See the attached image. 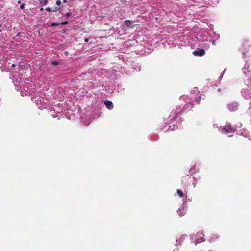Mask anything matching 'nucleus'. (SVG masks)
<instances>
[{
    "mask_svg": "<svg viewBox=\"0 0 251 251\" xmlns=\"http://www.w3.org/2000/svg\"><path fill=\"white\" fill-rule=\"evenodd\" d=\"M46 10L48 12H51V9L50 8H49V7H48L46 9Z\"/></svg>",
    "mask_w": 251,
    "mask_h": 251,
    "instance_id": "nucleus-14",
    "label": "nucleus"
},
{
    "mask_svg": "<svg viewBox=\"0 0 251 251\" xmlns=\"http://www.w3.org/2000/svg\"><path fill=\"white\" fill-rule=\"evenodd\" d=\"M67 0H63L64 3H66Z\"/></svg>",
    "mask_w": 251,
    "mask_h": 251,
    "instance_id": "nucleus-21",
    "label": "nucleus"
},
{
    "mask_svg": "<svg viewBox=\"0 0 251 251\" xmlns=\"http://www.w3.org/2000/svg\"><path fill=\"white\" fill-rule=\"evenodd\" d=\"M221 132L224 134H230L233 133L234 132V130L231 127V125H230L228 123H226V125L221 129Z\"/></svg>",
    "mask_w": 251,
    "mask_h": 251,
    "instance_id": "nucleus-1",
    "label": "nucleus"
},
{
    "mask_svg": "<svg viewBox=\"0 0 251 251\" xmlns=\"http://www.w3.org/2000/svg\"><path fill=\"white\" fill-rule=\"evenodd\" d=\"M125 24L127 27H131L132 26V22L129 20H126L125 22Z\"/></svg>",
    "mask_w": 251,
    "mask_h": 251,
    "instance_id": "nucleus-6",
    "label": "nucleus"
},
{
    "mask_svg": "<svg viewBox=\"0 0 251 251\" xmlns=\"http://www.w3.org/2000/svg\"><path fill=\"white\" fill-rule=\"evenodd\" d=\"M184 96H181V97H180V100H181V99H184Z\"/></svg>",
    "mask_w": 251,
    "mask_h": 251,
    "instance_id": "nucleus-20",
    "label": "nucleus"
},
{
    "mask_svg": "<svg viewBox=\"0 0 251 251\" xmlns=\"http://www.w3.org/2000/svg\"><path fill=\"white\" fill-rule=\"evenodd\" d=\"M205 54V51L203 49H201L199 51L193 52V54L195 56H201Z\"/></svg>",
    "mask_w": 251,
    "mask_h": 251,
    "instance_id": "nucleus-3",
    "label": "nucleus"
},
{
    "mask_svg": "<svg viewBox=\"0 0 251 251\" xmlns=\"http://www.w3.org/2000/svg\"><path fill=\"white\" fill-rule=\"evenodd\" d=\"M104 103L108 109H111L113 108V105L110 101H106Z\"/></svg>",
    "mask_w": 251,
    "mask_h": 251,
    "instance_id": "nucleus-5",
    "label": "nucleus"
},
{
    "mask_svg": "<svg viewBox=\"0 0 251 251\" xmlns=\"http://www.w3.org/2000/svg\"><path fill=\"white\" fill-rule=\"evenodd\" d=\"M51 64H52V65H53L54 66H56L58 64V62L57 61H54L52 62Z\"/></svg>",
    "mask_w": 251,
    "mask_h": 251,
    "instance_id": "nucleus-11",
    "label": "nucleus"
},
{
    "mask_svg": "<svg viewBox=\"0 0 251 251\" xmlns=\"http://www.w3.org/2000/svg\"><path fill=\"white\" fill-rule=\"evenodd\" d=\"M177 213L179 215V216H183L185 214L186 211L185 210L184 207H182L181 208H179L177 210Z\"/></svg>",
    "mask_w": 251,
    "mask_h": 251,
    "instance_id": "nucleus-4",
    "label": "nucleus"
},
{
    "mask_svg": "<svg viewBox=\"0 0 251 251\" xmlns=\"http://www.w3.org/2000/svg\"><path fill=\"white\" fill-rule=\"evenodd\" d=\"M238 104L236 102L231 103L227 105V108L231 111H234L238 109Z\"/></svg>",
    "mask_w": 251,
    "mask_h": 251,
    "instance_id": "nucleus-2",
    "label": "nucleus"
},
{
    "mask_svg": "<svg viewBox=\"0 0 251 251\" xmlns=\"http://www.w3.org/2000/svg\"><path fill=\"white\" fill-rule=\"evenodd\" d=\"M88 41H89V39H88V38H85V39H84V41H85V42H88Z\"/></svg>",
    "mask_w": 251,
    "mask_h": 251,
    "instance_id": "nucleus-18",
    "label": "nucleus"
},
{
    "mask_svg": "<svg viewBox=\"0 0 251 251\" xmlns=\"http://www.w3.org/2000/svg\"><path fill=\"white\" fill-rule=\"evenodd\" d=\"M48 2V0H41V3L43 5H47Z\"/></svg>",
    "mask_w": 251,
    "mask_h": 251,
    "instance_id": "nucleus-9",
    "label": "nucleus"
},
{
    "mask_svg": "<svg viewBox=\"0 0 251 251\" xmlns=\"http://www.w3.org/2000/svg\"><path fill=\"white\" fill-rule=\"evenodd\" d=\"M196 99L197 101H199L201 100L200 97H198L197 98H196Z\"/></svg>",
    "mask_w": 251,
    "mask_h": 251,
    "instance_id": "nucleus-17",
    "label": "nucleus"
},
{
    "mask_svg": "<svg viewBox=\"0 0 251 251\" xmlns=\"http://www.w3.org/2000/svg\"><path fill=\"white\" fill-rule=\"evenodd\" d=\"M56 4L58 5V6H60L61 4V0H56Z\"/></svg>",
    "mask_w": 251,
    "mask_h": 251,
    "instance_id": "nucleus-10",
    "label": "nucleus"
},
{
    "mask_svg": "<svg viewBox=\"0 0 251 251\" xmlns=\"http://www.w3.org/2000/svg\"><path fill=\"white\" fill-rule=\"evenodd\" d=\"M202 241H203V240H202V239H201V240L199 241L198 242H202Z\"/></svg>",
    "mask_w": 251,
    "mask_h": 251,
    "instance_id": "nucleus-22",
    "label": "nucleus"
},
{
    "mask_svg": "<svg viewBox=\"0 0 251 251\" xmlns=\"http://www.w3.org/2000/svg\"><path fill=\"white\" fill-rule=\"evenodd\" d=\"M24 6H25V4H22L20 6V8H21V9H23V8H24Z\"/></svg>",
    "mask_w": 251,
    "mask_h": 251,
    "instance_id": "nucleus-15",
    "label": "nucleus"
},
{
    "mask_svg": "<svg viewBox=\"0 0 251 251\" xmlns=\"http://www.w3.org/2000/svg\"><path fill=\"white\" fill-rule=\"evenodd\" d=\"M14 85L15 86V87L17 88V87H19V88H21L22 85L21 84V82H18L17 81V80H14Z\"/></svg>",
    "mask_w": 251,
    "mask_h": 251,
    "instance_id": "nucleus-7",
    "label": "nucleus"
},
{
    "mask_svg": "<svg viewBox=\"0 0 251 251\" xmlns=\"http://www.w3.org/2000/svg\"><path fill=\"white\" fill-rule=\"evenodd\" d=\"M71 15H72L71 13H67L65 14V16H66V17H70Z\"/></svg>",
    "mask_w": 251,
    "mask_h": 251,
    "instance_id": "nucleus-13",
    "label": "nucleus"
},
{
    "mask_svg": "<svg viewBox=\"0 0 251 251\" xmlns=\"http://www.w3.org/2000/svg\"><path fill=\"white\" fill-rule=\"evenodd\" d=\"M67 23H68V22H64L62 23L61 24H67Z\"/></svg>",
    "mask_w": 251,
    "mask_h": 251,
    "instance_id": "nucleus-19",
    "label": "nucleus"
},
{
    "mask_svg": "<svg viewBox=\"0 0 251 251\" xmlns=\"http://www.w3.org/2000/svg\"><path fill=\"white\" fill-rule=\"evenodd\" d=\"M177 194L178 195V196L180 197H183V192L180 190L178 189L177 190Z\"/></svg>",
    "mask_w": 251,
    "mask_h": 251,
    "instance_id": "nucleus-8",
    "label": "nucleus"
},
{
    "mask_svg": "<svg viewBox=\"0 0 251 251\" xmlns=\"http://www.w3.org/2000/svg\"><path fill=\"white\" fill-rule=\"evenodd\" d=\"M12 66H13V67H14V66H15V65H14V64H13V65H12Z\"/></svg>",
    "mask_w": 251,
    "mask_h": 251,
    "instance_id": "nucleus-23",
    "label": "nucleus"
},
{
    "mask_svg": "<svg viewBox=\"0 0 251 251\" xmlns=\"http://www.w3.org/2000/svg\"><path fill=\"white\" fill-rule=\"evenodd\" d=\"M59 25V23H53L51 24L52 26H55Z\"/></svg>",
    "mask_w": 251,
    "mask_h": 251,
    "instance_id": "nucleus-12",
    "label": "nucleus"
},
{
    "mask_svg": "<svg viewBox=\"0 0 251 251\" xmlns=\"http://www.w3.org/2000/svg\"><path fill=\"white\" fill-rule=\"evenodd\" d=\"M59 9H60L59 8H57V7H56V8H55V9H54V10H53V11H58V10H59Z\"/></svg>",
    "mask_w": 251,
    "mask_h": 251,
    "instance_id": "nucleus-16",
    "label": "nucleus"
}]
</instances>
